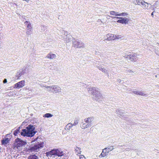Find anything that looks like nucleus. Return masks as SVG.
I'll list each match as a JSON object with an SVG mask.
<instances>
[{
	"label": "nucleus",
	"instance_id": "6e6552de",
	"mask_svg": "<svg viewBox=\"0 0 159 159\" xmlns=\"http://www.w3.org/2000/svg\"><path fill=\"white\" fill-rule=\"evenodd\" d=\"M117 18L119 19L117 22L118 23H120L122 24H128L129 21L128 19L127 18H124L122 17H117Z\"/></svg>",
	"mask_w": 159,
	"mask_h": 159
},
{
	"label": "nucleus",
	"instance_id": "603ef678",
	"mask_svg": "<svg viewBox=\"0 0 159 159\" xmlns=\"http://www.w3.org/2000/svg\"><path fill=\"white\" fill-rule=\"evenodd\" d=\"M157 44H159V43H157Z\"/></svg>",
	"mask_w": 159,
	"mask_h": 159
},
{
	"label": "nucleus",
	"instance_id": "39448f33",
	"mask_svg": "<svg viewBox=\"0 0 159 159\" xmlns=\"http://www.w3.org/2000/svg\"><path fill=\"white\" fill-rule=\"evenodd\" d=\"M94 120V117L92 116L85 118L84 119L85 123L82 122L80 124L81 128L82 129H85L91 126L92 122Z\"/></svg>",
	"mask_w": 159,
	"mask_h": 159
},
{
	"label": "nucleus",
	"instance_id": "9b49d317",
	"mask_svg": "<svg viewBox=\"0 0 159 159\" xmlns=\"http://www.w3.org/2000/svg\"><path fill=\"white\" fill-rule=\"evenodd\" d=\"M116 35L114 34H108L107 35V38L106 39L108 41L114 40L116 39Z\"/></svg>",
	"mask_w": 159,
	"mask_h": 159
},
{
	"label": "nucleus",
	"instance_id": "0eeeda50",
	"mask_svg": "<svg viewBox=\"0 0 159 159\" xmlns=\"http://www.w3.org/2000/svg\"><path fill=\"white\" fill-rule=\"evenodd\" d=\"M73 46L75 48H83L85 47L84 43L81 41H73Z\"/></svg>",
	"mask_w": 159,
	"mask_h": 159
},
{
	"label": "nucleus",
	"instance_id": "f03ea898",
	"mask_svg": "<svg viewBox=\"0 0 159 159\" xmlns=\"http://www.w3.org/2000/svg\"><path fill=\"white\" fill-rule=\"evenodd\" d=\"M35 128L34 125H30L25 129L22 130L20 134L24 136L32 137L36 132V131H35Z\"/></svg>",
	"mask_w": 159,
	"mask_h": 159
},
{
	"label": "nucleus",
	"instance_id": "20e7f679",
	"mask_svg": "<svg viewBox=\"0 0 159 159\" xmlns=\"http://www.w3.org/2000/svg\"><path fill=\"white\" fill-rule=\"evenodd\" d=\"M46 156L48 158L61 157L64 155V153L61 149H53L45 153Z\"/></svg>",
	"mask_w": 159,
	"mask_h": 159
},
{
	"label": "nucleus",
	"instance_id": "8fccbe9b",
	"mask_svg": "<svg viewBox=\"0 0 159 159\" xmlns=\"http://www.w3.org/2000/svg\"><path fill=\"white\" fill-rule=\"evenodd\" d=\"M98 52H97V51H96V52H95V54H98Z\"/></svg>",
	"mask_w": 159,
	"mask_h": 159
},
{
	"label": "nucleus",
	"instance_id": "49530a36",
	"mask_svg": "<svg viewBox=\"0 0 159 159\" xmlns=\"http://www.w3.org/2000/svg\"><path fill=\"white\" fill-rule=\"evenodd\" d=\"M154 12V11H153L151 14V16H152V17H153V13Z\"/></svg>",
	"mask_w": 159,
	"mask_h": 159
},
{
	"label": "nucleus",
	"instance_id": "3c124183",
	"mask_svg": "<svg viewBox=\"0 0 159 159\" xmlns=\"http://www.w3.org/2000/svg\"><path fill=\"white\" fill-rule=\"evenodd\" d=\"M155 77H156V78H157V75H155Z\"/></svg>",
	"mask_w": 159,
	"mask_h": 159
},
{
	"label": "nucleus",
	"instance_id": "412c9836",
	"mask_svg": "<svg viewBox=\"0 0 159 159\" xmlns=\"http://www.w3.org/2000/svg\"><path fill=\"white\" fill-rule=\"evenodd\" d=\"M24 73L22 71L20 70L17 72L16 75V77L19 78L21 75H23Z\"/></svg>",
	"mask_w": 159,
	"mask_h": 159
},
{
	"label": "nucleus",
	"instance_id": "79ce46f5",
	"mask_svg": "<svg viewBox=\"0 0 159 159\" xmlns=\"http://www.w3.org/2000/svg\"><path fill=\"white\" fill-rule=\"evenodd\" d=\"M29 22H29V21H25V25H28V23H29Z\"/></svg>",
	"mask_w": 159,
	"mask_h": 159
},
{
	"label": "nucleus",
	"instance_id": "72a5a7b5",
	"mask_svg": "<svg viewBox=\"0 0 159 159\" xmlns=\"http://www.w3.org/2000/svg\"><path fill=\"white\" fill-rule=\"evenodd\" d=\"M141 5H142V7H143L144 6H145V3H147V2H145L144 1H141Z\"/></svg>",
	"mask_w": 159,
	"mask_h": 159
},
{
	"label": "nucleus",
	"instance_id": "1a4fd4ad",
	"mask_svg": "<svg viewBox=\"0 0 159 159\" xmlns=\"http://www.w3.org/2000/svg\"><path fill=\"white\" fill-rule=\"evenodd\" d=\"M25 80H21L15 84L14 88L19 89L22 88L25 86Z\"/></svg>",
	"mask_w": 159,
	"mask_h": 159
},
{
	"label": "nucleus",
	"instance_id": "de8ad7c7",
	"mask_svg": "<svg viewBox=\"0 0 159 159\" xmlns=\"http://www.w3.org/2000/svg\"><path fill=\"white\" fill-rule=\"evenodd\" d=\"M106 150H105V151H104V152H103V153H105L106 154V153H107V152H106Z\"/></svg>",
	"mask_w": 159,
	"mask_h": 159
},
{
	"label": "nucleus",
	"instance_id": "ea45409f",
	"mask_svg": "<svg viewBox=\"0 0 159 159\" xmlns=\"http://www.w3.org/2000/svg\"><path fill=\"white\" fill-rule=\"evenodd\" d=\"M134 72H135V71H132L131 70H128L127 71V73H134Z\"/></svg>",
	"mask_w": 159,
	"mask_h": 159
},
{
	"label": "nucleus",
	"instance_id": "2eb2a0df",
	"mask_svg": "<svg viewBox=\"0 0 159 159\" xmlns=\"http://www.w3.org/2000/svg\"><path fill=\"white\" fill-rule=\"evenodd\" d=\"M75 153L76 155L80 154L81 153V151L80 148L77 146L75 147Z\"/></svg>",
	"mask_w": 159,
	"mask_h": 159
},
{
	"label": "nucleus",
	"instance_id": "dca6fc26",
	"mask_svg": "<svg viewBox=\"0 0 159 159\" xmlns=\"http://www.w3.org/2000/svg\"><path fill=\"white\" fill-rule=\"evenodd\" d=\"M114 149L113 146H111L109 147H107V148H105L103 149L102 152H104V151L106 150V152H108L109 151H111L113 150Z\"/></svg>",
	"mask_w": 159,
	"mask_h": 159
},
{
	"label": "nucleus",
	"instance_id": "f8f14e48",
	"mask_svg": "<svg viewBox=\"0 0 159 159\" xmlns=\"http://www.w3.org/2000/svg\"><path fill=\"white\" fill-rule=\"evenodd\" d=\"M56 55L55 54L50 52L46 56V58L50 59L55 58L56 57Z\"/></svg>",
	"mask_w": 159,
	"mask_h": 159
},
{
	"label": "nucleus",
	"instance_id": "f3484780",
	"mask_svg": "<svg viewBox=\"0 0 159 159\" xmlns=\"http://www.w3.org/2000/svg\"><path fill=\"white\" fill-rule=\"evenodd\" d=\"M73 126L72 124L71 123H68L65 127V129L67 131L69 130Z\"/></svg>",
	"mask_w": 159,
	"mask_h": 159
},
{
	"label": "nucleus",
	"instance_id": "a211bd4d",
	"mask_svg": "<svg viewBox=\"0 0 159 159\" xmlns=\"http://www.w3.org/2000/svg\"><path fill=\"white\" fill-rule=\"evenodd\" d=\"M72 37V36L70 34L66 35L65 40L66 43H68L70 42L71 40Z\"/></svg>",
	"mask_w": 159,
	"mask_h": 159
},
{
	"label": "nucleus",
	"instance_id": "c85d7f7f",
	"mask_svg": "<svg viewBox=\"0 0 159 159\" xmlns=\"http://www.w3.org/2000/svg\"><path fill=\"white\" fill-rule=\"evenodd\" d=\"M19 130H20V128H17L16 130H15L14 132V134L15 136H16L17 135V134L19 132Z\"/></svg>",
	"mask_w": 159,
	"mask_h": 159
},
{
	"label": "nucleus",
	"instance_id": "aec40b11",
	"mask_svg": "<svg viewBox=\"0 0 159 159\" xmlns=\"http://www.w3.org/2000/svg\"><path fill=\"white\" fill-rule=\"evenodd\" d=\"M43 87L47 89H48L47 90L48 91L52 92L53 85H52L51 86H50L45 85Z\"/></svg>",
	"mask_w": 159,
	"mask_h": 159
},
{
	"label": "nucleus",
	"instance_id": "9d476101",
	"mask_svg": "<svg viewBox=\"0 0 159 159\" xmlns=\"http://www.w3.org/2000/svg\"><path fill=\"white\" fill-rule=\"evenodd\" d=\"M61 88L57 85H53V87L52 93H57L61 92Z\"/></svg>",
	"mask_w": 159,
	"mask_h": 159
},
{
	"label": "nucleus",
	"instance_id": "b1692460",
	"mask_svg": "<svg viewBox=\"0 0 159 159\" xmlns=\"http://www.w3.org/2000/svg\"><path fill=\"white\" fill-rule=\"evenodd\" d=\"M28 159H39L38 157L35 155H30L28 157Z\"/></svg>",
	"mask_w": 159,
	"mask_h": 159
},
{
	"label": "nucleus",
	"instance_id": "423d86ee",
	"mask_svg": "<svg viewBox=\"0 0 159 159\" xmlns=\"http://www.w3.org/2000/svg\"><path fill=\"white\" fill-rule=\"evenodd\" d=\"M26 144V142L20 139L17 138L15 140V142L14 143V145L13 146V148L14 150H20L22 148V146Z\"/></svg>",
	"mask_w": 159,
	"mask_h": 159
},
{
	"label": "nucleus",
	"instance_id": "6ab92c4d",
	"mask_svg": "<svg viewBox=\"0 0 159 159\" xmlns=\"http://www.w3.org/2000/svg\"><path fill=\"white\" fill-rule=\"evenodd\" d=\"M152 6L151 4L147 3H145V6L143 8L147 9V10H149L152 9Z\"/></svg>",
	"mask_w": 159,
	"mask_h": 159
},
{
	"label": "nucleus",
	"instance_id": "4be33fe9",
	"mask_svg": "<svg viewBox=\"0 0 159 159\" xmlns=\"http://www.w3.org/2000/svg\"><path fill=\"white\" fill-rule=\"evenodd\" d=\"M32 29H27L26 34L27 36L31 35L32 33Z\"/></svg>",
	"mask_w": 159,
	"mask_h": 159
},
{
	"label": "nucleus",
	"instance_id": "4c0bfd02",
	"mask_svg": "<svg viewBox=\"0 0 159 159\" xmlns=\"http://www.w3.org/2000/svg\"><path fill=\"white\" fill-rule=\"evenodd\" d=\"M121 38V35H116V39H118L120 38Z\"/></svg>",
	"mask_w": 159,
	"mask_h": 159
},
{
	"label": "nucleus",
	"instance_id": "a878e982",
	"mask_svg": "<svg viewBox=\"0 0 159 159\" xmlns=\"http://www.w3.org/2000/svg\"><path fill=\"white\" fill-rule=\"evenodd\" d=\"M53 115L50 113H48L45 114L43 116L44 117L49 118L52 117Z\"/></svg>",
	"mask_w": 159,
	"mask_h": 159
},
{
	"label": "nucleus",
	"instance_id": "ddd939ff",
	"mask_svg": "<svg viewBox=\"0 0 159 159\" xmlns=\"http://www.w3.org/2000/svg\"><path fill=\"white\" fill-rule=\"evenodd\" d=\"M133 93L137 95H139L141 96H144L146 95V94L143 92L142 91H133Z\"/></svg>",
	"mask_w": 159,
	"mask_h": 159
},
{
	"label": "nucleus",
	"instance_id": "c756f323",
	"mask_svg": "<svg viewBox=\"0 0 159 159\" xmlns=\"http://www.w3.org/2000/svg\"><path fill=\"white\" fill-rule=\"evenodd\" d=\"M79 121V120L78 119H77L75 120L74 123L72 124V125L73 126H76L78 124Z\"/></svg>",
	"mask_w": 159,
	"mask_h": 159
},
{
	"label": "nucleus",
	"instance_id": "e433bc0d",
	"mask_svg": "<svg viewBox=\"0 0 159 159\" xmlns=\"http://www.w3.org/2000/svg\"><path fill=\"white\" fill-rule=\"evenodd\" d=\"M102 72L105 73H107L108 72L107 70L105 69H104Z\"/></svg>",
	"mask_w": 159,
	"mask_h": 159
},
{
	"label": "nucleus",
	"instance_id": "c03bdc74",
	"mask_svg": "<svg viewBox=\"0 0 159 159\" xmlns=\"http://www.w3.org/2000/svg\"><path fill=\"white\" fill-rule=\"evenodd\" d=\"M109 16V17H111L113 18H117V17H113V16Z\"/></svg>",
	"mask_w": 159,
	"mask_h": 159
},
{
	"label": "nucleus",
	"instance_id": "7c9ffc66",
	"mask_svg": "<svg viewBox=\"0 0 159 159\" xmlns=\"http://www.w3.org/2000/svg\"><path fill=\"white\" fill-rule=\"evenodd\" d=\"M8 139L7 138L5 140H2V144H7V140Z\"/></svg>",
	"mask_w": 159,
	"mask_h": 159
},
{
	"label": "nucleus",
	"instance_id": "473e14b6",
	"mask_svg": "<svg viewBox=\"0 0 159 159\" xmlns=\"http://www.w3.org/2000/svg\"><path fill=\"white\" fill-rule=\"evenodd\" d=\"M27 29H32V27L31 26V23L30 22H29V23L27 25Z\"/></svg>",
	"mask_w": 159,
	"mask_h": 159
},
{
	"label": "nucleus",
	"instance_id": "5701e85b",
	"mask_svg": "<svg viewBox=\"0 0 159 159\" xmlns=\"http://www.w3.org/2000/svg\"><path fill=\"white\" fill-rule=\"evenodd\" d=\"M137 54L135 53L134 54L132 55H130V56L131 57V58H132L133 59H134L133 60H132V61H136L137 58Z\"/></svg>",
	"mask_w": 159,
	"mask_h": 159
},
{
	"label": "nucleus",
	"instance_id": "a19ab883",
	"mask_svg": "<svg viewBox=\"0 0 159 159\" xmlns=\"http://www.w3.org/2000/svg\"><path fill=\"white\" fill-rule=\"evenodd\" d=\"M7 80L6 79H5L3 81V83H7Z\"/></svg>",
	"mask_w": 159,
	"mask_h": 159
},
{
	"label": "nucleus",
	"instance_id": "58836bf2",
	"mask_svg": "<svg viewBox=\"0 0 159 159\" xmlns=\"http://www.w3.org/2000/svg\"><path fill=\"white\" fill-rule=\"evenodd\" d=\"M80 159H85V157L83 155H81L80 157Z\"/></svg>",
	"mask_w": 159,
	"mask_h": 159
},
{
	"label": "nucleus",
	"instance_id": "cd10ccee",
	"mask_svg": "<svg viewBox=\"0 0 159 159\" xmlns=\"http://www.w3.org/2000/svg\"><path fill=\"white\" fill-rule=\"evenodd\" d=\"M125 58H126L127 60H129L130 61H132V60H133L134 59H133L132 58H131V57L130 56V55H126L125 56Z\"/></svg>",
	"mask_w": 159,
	"mask_h": 159
},
{
	"label": "nucleus",
	"instance_id": "37998d69",
	"mask_svg": "<svg viewBox=\"0 0 159 159\" xmlns=\"http://www.w3.org/2000/svg\"><path fill=\"white\" fill-rule=\"evenodd\" d=\"M130 150H131V149L129 148H126L125 149V150L127 151H129Z\"/></svg>",
	"mask_w": 159,
	"mask_h": 159
},
{
	"label": "nucleus",
	"instance_id": "4468645a",
	"mask_svg": "<svg viewBox=\"0 0 159 159\" xmlns=\"http://www.w3.org/2000/svg\"><path fill=\"white\" fill-rule=\"evenodd\" d=\"M116 113L120 116H124L125 113L124 111L121 110H116Z\"/></svg>",
	"mask_w": 159,
	"mask_h": 159
},
{
	"label": "nucleus",
	"instance_id": "f257e3e1",
	"mask_svg": "<svg viewBox=\"0 0 159 159\" xmlns=\"http://www.w3.org/2000/svg\"><path fill=\"white\" fill-rule=\"evenodd\" d=\"M88 92L91 94L93 96V99L98 102L101 101L103 99V97L98 89L94 87H90L87 89Z\"/></svg>",
	"mask_w": 159,
	"mask_h": 159
},
{
	"label": "nucleus",
	"instance_id": "7ed1b4c3",
	"mask_svg": "<svg viewBox=\"0 0 159 159\" xmlns=\"http://www.w3.org/2000/svg\"><path fill=\"white\" fill-rule=\"evenodd\" d=\"M32 142L35 143H33V145L30 147L29 148L31 152H38L43 146V142L40 139H36Z\"/></svg>",
	"mask_w": 159,
	"mask_h": 159
},
{
	"label": "nucleus",
	"instance_id": "a18cd8bd",
	"mask_svg": "<svg viewBox=\"0 0 159 159\" xmlns=\"http://www.w3.org/2000/svg\"><path fill=\"white\" fill-rule=\"evenodd\" d=\"M117 81L118 82L120 83V82L121 80L120 79H118Z\"/></svg>",
	"mask_w": 159,
	"mask_h": 159
},
{
	"label": "nucleus",
	"instance_id": "bb28decb",
	"mask_svg": "<svg viewBox=\"0 0 159 159\" xmlns=\"http://www.w3.org/2000/svg\"><path fill=\"white\" fill-rule=\"evenodd\" d=\"M110 14L112 15L118 16V12L114 11H111L110 12Z\"/></svg>",
	"mask_w": 159,
	"mask_h": 159
},
{
	"label": "nucleus",
	"instance_id": "393cba45",
	"mask_svg": "<svg viewBox=\"0 0 159 159\" xmlns=\"http://www.w3.org/2000/svg\"><path fill=\"white\" fill-rule=\"evenodd\" d=\"M141 1H142L139 0H134L133 2L136 5L138 4L140 5V4H141L142 3Z\"/></svg>",
	"mask_w": 159,
	"mask_h": 159
},
{
	"label": "nucleus",
	"instance_id": "f704fd0d",
	"mask_svg": "<svg viewBox=\"0 0 159 159\" xmlns=\"http://www.w3.org/2000/svg\"><path fill=\"white\" fill-rule=\"evenodd\" d=\"M127 13H122L120 14H118V16H125L127 15Z\"/></svg>",
	"mask_w": 159,
	"mask_h": 159
},
{
	"label": "nucleus",
	"instance_id": "864d4df0",
	"mask_svg": "<svg viewBox=\"0 0 159 159\" xmlns=\"http://www.w3.org/2000/svg\"><path fill=\"white\" fill-rule=\"evenodd\" d=\"M15 4L16 5H17L15 3Z\"/></svg>",
	"mask_w": 159,
	"mask_h": 159
},
{
	"label": "nucleus",
	"instance_id": "c9c22d12",
	"mask_svg": "<svg viewBox=\"0 0 159 159\" xmlns=\"http://www.w3.org/2000/svg\"><path fill=\"white\" fill-rule=\"evenodd\" d=\"M98 69H99V70L102 71H103V69H104L103 67H102L101 66H99L98 67Z\"/></svg>",
	"mask_w": 159,
	"mask_h": 159
},
{
	"label": "nucleus",
	"instance_id": "2f4dec72",
	"mask_svg": "<svg viewBox=\"0 0 159 159\" xmlns=\"http://www.w3.org/2000/svg\"><path fill=\"white\" fill-rule=\"evenodd\" d=\"M106 155H107L105 153H103V152H102L99 156V157H105Z\"/></svg>",
	"mask_w": 159,
	"mask_h": 159
},
{
	"label": "nucleus",
	"instance_id": "09e8293b",
	"mask_svg": "<svg viewBox=\"0 0 159 159\" xmlns=\"http://www.w3.org/2000/svg\"><path fill=\"white\" fill-rule=\"evenodd\" d=\"M25 1H26V2H28L29 1V0H25Z\"/></svg>",
	"mask_w": 159,
	"mask_h": 159
}]
</instances>
